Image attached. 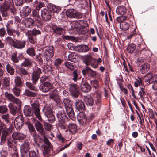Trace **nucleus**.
I'll use <instances>...</instances> for the list:
<instances>
[{
    "label": "nucleus",
    "instance_id": "nucleus-53",
    "mask_svg": "<svg viewBox=\"0 0 157 157\" xmlns=\"http://www.w3.org/2000/svg\"><path fill=\"white\" fill-rule=\"evenodd\" d=\"M28 32L29 33H30V34L35 36L37 35L40 34L41 33V32L40 30H36L35 29H33L31 31H28Z\"/></svg>",
    "mask_w": 157,
    "mask_h": 157
},
{
    "label": "nucleus",
    "instance_id": "nucleus-3",
    "mask_svg": "<svg viewBox=\"0 0 157 157\" xmlns=\"http://www.w3.org/2000/svg\"><path fill=\"white\" fill-rule=\"evenodd\" d=\"M54 54V48L52 46H49L46 48L44 52L42 57L46 62L51 60Z\"/></svg>",
    "mask_w": 157,
    "mask_h": 157
},
{
    "label": "nucleus",
    "instance_id": "nucleus-31",
    "mask_svg": "<svg viewBox=\"0 0 157 157\" xmlns=\"http://www.w3.org/2000/svg\"><path fill=\"white\" fill-rule=\"evenodd\" d=\"M67 126L70 132L72 134H74L76 132L77 130V126L75 123H69Z\"/></svg>",
    "mask_w": 157,
    "mask_h": 157
},
{
    "label": "nucleus",
    "instance_id": "nucleus-4",
    "mask_svg": "<svg viewBox=\"0 0 157 157\" xmlns=\"http://www.w3.org/2000/svg\"><path fill=\"white\" fill-rule=\"evenodd\" d=\"M33 114H34L36 117L40 121H43L41 116L39 104L33 103L31 104Z\"/></svg>",
    "mask_w": 157,
    "mask_h": 157
},
{
    "label": "nucleus",
    "instance_id": "nucleus-54",
    "mask_svg": "<svg viewBox=\"0 0 157 157\" xmlns=\"http://www.w3.org/2000/svg\"><path fill=\"white\" fill-rule=\"evenodd\" d=\"M16 68L17 69H18L23 75H26L28 74V72L25 68L22 67H19L17 65L16 66Z\"/></svg>",
    "mask_w": 157,
    "mask_h": 157
},
{
    "label": "nucleus",
    "instance_id": "nucleus-59",
    "mask_svg": "<svg viewBox=\"0 0 157 157\" xmlns=\"http://www.w3.org/2000/svg\"><path fill=\"white\" fill-rule=\"evenodd\" d=\"M42 54L41 53H39L36 56V60L40 63H43V60L41 57Z\"/></svg>",
    "mask_w": 157,
    "mask_h": 157
},
{
    "label": "nucleus",
    "instance_id": "nucleus-50",
    "mask_svg": "<svg viewBox=\"0 0 157 157\" xmlns=\"http://www.w3.org/2000/svg\"><path fill=\"white\" fill-rule=\"evenodd\" d=\"M40 75L34 71L32 74V79L33 81H36L40 77Z\"/></svg>",
    "mask_w": 157,
    "mask_h": 157
},
{
    "label": "nucleus",
    "instance_id": "nucleus-57",
    "mask_svg": "<svg viewBox=\"0 0 157 157\" xmlns=\"http://www.w3.org/2000/svg\"><path fill=\"white\" fill-rule=\"evenodd\" d=\"M63 61V60L60 58H57L55 60L54 62L55 65L57 67L61 64Z\"/></svg>",
    "mask_w": 157,
    "mask_h": 157
},
{
    "label": "nucleus",
    "instance_id": "nucleus-42",
    "mask_svg": "<svg viewBox=\"0 0 157 157\" xmlns=\"http://www.w3.org/2000/svg\"><path fill=\"white\" fill-rule=\"evenodd\" d=\"M77 56L75 53H72L70 54L68 56V60L73 62L76 61Z\"/></svg>",
    "mask_w": 157,
    "mask_h": 157
},
{
    "label": "nucleus",
    "instance_id": "nucleus-60",
    "mask_svg": "<svg viewBox=\"0 0 157 157\" xmlns=\"http://www.w3.org/2000/svg\"><path fill=\"white\" fill-rule=\"evenodd\" d=\"M14 2L16 6H22L24 3L23 0H14Z\"/></svg>",
    "mask_w": 157,
    "mask_h": 157
},
{
    "label": "nucleus",
    "instance_id": "nucleus-63",
    "mask_svg": "<svg viewBox=\"0 0 157 157\" xmlns=\"http://www.w3.org/2000/svg\"><path fill=\"white\" fill-rule=\"evenodd\" d=\"M63 103L65 105V108L67 105L68 106L69 105H72L71 100L68 98H65L63 100Z\"/></svg>",
    "mask_w": 157,
    "mask_h": 157
},
{
    "label": "nucleus",
    "instance_id": "nucleus-9",
    "mask_svg": "<svg viewBox=\"0 0 157 157\" xmlns=\"http://www.w3.org/2000/svg\"><path fill=\"white\" fill-rule=\"evenodd\" d=\"M69 91L73 96L77 97L78 95V87L75 84L69 85Z\"/></svg>",
    "mask_w": 157,
    "mask_h": 157
},
{
    "label": "nucleus",
    "instance_id": "nucleus-18",
    "mask_svg": "<svg viewBox=\"0 0 157 157\" xmlns=\"http://www.w3.org/2000/svg\"><path fill=\"white\" fill-rule=\"evenodd\" d=\"M47 7L48 10L54 13H57L61 10L60 7L56 6L55 5L51 3L48 4Z\"/></svg>",
    "mask_w": 157,
    "mask_h": 157
},
{
    "label": "nucleus",
    "instance_id": "nucleus-6",
    "mask_svg": "<svg viewBox=\"0 0 157 157\" xmlns=\"http://www.w3.org/2000/svg\"><path fill=\"white\" fill-rule=\"evenodd\" d=\"M53 87V84L49 81H46L40 85V89L41 91L44 92H47Z\"/></svg>",
    "mask_w": 157,
    "mask_h": 157
},
{
    "label": "nucleus",
    "instance_id": "nucleus-49",
    "mask_svg": "<svg viewBox=\"0 0 157 157\" xmlns=\"http://www.w3.org/2000/svg\"><path fill=\"white\" fill-rule=\"evenodd\" d=\"M11 59L14 63H17L19 62V60L17 57L16 53H14L12 54Z\"/></svg>",
    "mask_w": 157,
    "mask_h": 157
},
{
    "label": "nucleus",
    "instance_id": "nucleus-11",
    "mask_svg": "<svg viewBox=\"0 0 157 157\" xmlns=\"http://www.w3.org/2000/svg\"><path fill=\"white\" fill-rule=\"evenodd\" d=\"M41 16L43 19L46 21H49L52 17L50 12L46 9H44L41 10Z\"/></svg>",
    "mask_w": 157,
    "mask_h": 157
},
{
    "label": "nucleus",
    "instance_id": "nucleus-38",
    "mask_svg": "<svg viewBox=\"0 0 157 157\" xmlns=\"http://www.w3.org/2000/svg\"><path fill=\"white\" fill-rule=\"evenodd\" d=\"M5 42L9 45H12L13 46V44L15 42L14 40L10 36L6 37L4 40Z\"/></svg>",
    "mask_w": 157,
    "mask_h": 157
},
{
    "label": "nucleus",
    "instance_id": "nucleus-37",
    "mask_svg": "<svg viewBox=\"0 0 157 157\" xmlns=\"http://www.w3.org/2000/svg\"><path fill=\"white\" fill-rule=\"evenodd\" d=\"M27 54L31 57L36 56V52L33 47H30L28 48L26 51Z\"/></svg>",
    "mask_w": 157,
    "mask_h": 157
},
{
    "label": "nucleus",
    "instance_id": "nucleus-25",
    "mask_svg": "<svg viewBox=\"0 0 157 157\" xmlns=\"http://www.w3.org/2000/svg\"><path fill=\"white\" fill-rule=\"evenodd\" d=\"M2 87L7 90H9L10 88V81L8 78L5 77L3 78Z\"/></svg>",
    "mask_w": 157,
    "mask_h": 157
},
{
    "label": "nucleus",
    "instance_id": "nucleus-34",
    "mask_svg": "<svg viewBox=\"0 0 157 157\" xmlns=\"http://www.w3.org/2000/svg\"><path fill=\"white\" fill-rule=\"evenodd\" d=\"M76 10L73 9H67L66 12L67 16L69 18H73L74 17Z\"/></svg>",
    "mask_w": 157,
    "mask_h": 157
},
{
    "label": "nucleus",
    "instance_id": "nucleus-15",
    "mask_svg": "<svg viewBox=\"0 0 157 157\" xmlns=\"http://www.w3.org/2000/svg\"><path fill=\"white\" fill-rule=\"evenodd\" d=\"M76 51L80 52H88L90 49L89 47L86 45H80L75 47Z\"/></svg>",
    "mask_w": 157,
    "mask_h": 157
},
{
    "label": "nucleus",
    "instance_id": "nucleus-30",
    "mask_svg": "<svg viewBox=\"0 0 157 157\" xmlns=\"http://www.w3.org/2000/svg\"><path fill=\"white\" fill-rule=\"evenodd\" d=\"M126 12V7L124 6H118L116 9V12L117 14L120 15H124Z\"/></svg>",
    "mask_w": 157,
    "mask_h": 157
},
{
    "label": "nucleus",
    "instance_id": "nucleus-29",
    "mask_svg": "<svg viewBox=\"0 0 157 157\" xmlns=\"http://www.w3.org/2000/svg\"><path fill=\"white\" fill-rule=\"evenodd\" d=\"M76 108L79 111L80 110H84L85 109V106L84 103L82 101L77 100L75 102Z\"/></svg>",
    "mask_w": 157,
    "mask_h": 157
},
{
    "label": "nucleus",
    "instance_id": "nucleus-61",
    "mask_svg": "<svg viewBox=\"0 0 157 157\" xmlns=\"http://www.w3.org/2000/svg\"><path fill=\"white\" fill-rule=\"evenodd\" d=\"M6 34V32L4 27L0 28V37H3Z\"/></svg>",
    "mask_w": 157,
    "mask_h": 157
},
{
    "label": "nucleus",
    "instance_id": "nucleus-36",
    "mask_svg": "<svg viewBox=\"0 0 157 157\" xmlns=\"http://www.w3.org/2000/svg\"><path fill=\"white\" fill-rule=\"evenodd\" d=\"M14 83L16 86L21 87L22 86L23 82L21 78L19 76H16L14 78Z\"/></svg>",
    "mask_w": 157,
    "mask_h": 157
},
{
    "label": "nucleus",
    "instance_id": "nucleus-17",
    "mask_svg": "<svg viewBox=\"0 0 157 157\" xmlns=\"http://www.w3.org/2000/svg\"><path fill=\"white\" fill-rule=\"evenodd\" d=\"M81 58L83 62L86 65L90 64L93 58L91 55L88 54L82 56Z\"/></svg>",
    "mask_w": 157,
    "mask_h": 157
},
{
    "label": "nucleus",
    "instance_id": "nucleus-48",
    "mask_svg": "<svg viewBox=\"0 0 157 157\" xmlns=\"http://www.w3.org/2000/svg\"><path fill=\"white\" fill-rule=\"evenodd\" d=\"M2 118L4 120L6 123H8L10 121V116L9 114L2 115L1 116Z\"/></svg>",
    "mask_w": 157,
    "mask_h": 157
},
{
    "label": "nucleus",
    "instance_id": "nucleus-51",
    "mask_svg": "<svg viewBox=\"0 0 157 157\" xmlns=\"http://www.w3.org/2000/svg\"><path fill=\"white\" fill-rule=\"evenodd\" d=\"M43 141L44 143V144L46 145H44V146H46V147H47L50 148L51 146V144L50 142H49L48 139L45 136V135H44L43 136Z\"/></svg>",
    "mask_w": 157,
    "mask_h": 157
},
{
    "label": "nucleus",
    "instance_id": "nucleus-7",
    "mask_svg": "<svg viewBox=\"0 0 157 157\" xmlns=\"http://www.w3.org/2000/svg\"><path fill=\"white\" fill-rule=\"evenodd\" d=\"M24 123V120L23 116L21 115H19L16 117L14 120V124L16 128L20 129L23 126Z\"/></svg>",
    "mask_w": 157,
    "mask_h": 157
},
{
    "label": "nucleus",
    "instance_id": "nucleus-40",
    "mask_svg": "<svg viewBox=\"0 0 157 157\" xmlns=\"http://www.w3.org/2000/svg\"><path fill=\"white\" fill-rule=\"evenodd\" d=\"M120 26V29L124 31L127 30L129 28V25L128 23L125 22L121 23Z\"/></svg>",
    "mask_w": 157,
    "mask_h": 157
},
{
    "label": "nucleus",
    "instance_id": "nucleus-39",
    "mask_svg": "<svg viewBox=\"0 0 157 157\" xmlns=\"http://www.w3.org/2000/svg\"><path fill=\"white\" fill-rule=\"evenodd\" d=\"M44 4L42 2H39L38 1H36L34 2V7L36 8V9L39 11L40 9L44 6Z\"/></svg>",
    "mask_w": 157,
    "mask_h": 157
},
{
    "label": "nucleus",
    "instance_id": "nucleus-33",
    "mask_svg": "<svg viewBox=\"0 0 157 157\" xmlns=\"http://www.w3.org/2000/svg\"><path fill=\"white\" fill-rule=\"evenodd\" d=\"M77 118L78 120L81 122L85 124L86 122L87 118L86 116L83 113H80L77 116Z\"/></svg>",
    "mask_w": 157,
    "mask_h": 157
},
{
    "label": "nucleus",
    "instance_id": "nucleus-13",
    "mask_svg": "<svg viewBox=\"0 0 157 157\" xmlns=\"http://www.w3.org/2000/svg\"><path fill=\"white\" fill-rule=\"evenodd\" d=\"M26 43L25 40H16L13 44V47L17 49H21L25 48Z\"/></svg>",
    "mask_w": 157,
    "mask_h": 157
},
{
    "label": "nucleus",
    "instance_id": "nucleus-12",
    "mask_svg": "<svg viewBox=\"0 0 157 157\" xmlns=\"http://www.w3.org/2000/svg\"><path fill=\"white\" fill-rule=\"evenodd\" d=\"M29 144L28 142H25L20 146V150L22 153V157H27L26 156L24 153H26L29 150Z\"/></svg>",
    "mask_w": 157,
    "mask_h": 157
},
{
    "label": "nucleus",
    "instance_id": "nucleus-35",
    "mask_svg": "<svg viewBox=\"0 0 157 157\" xmlns=\"http://www.w3.org/2000/svg\"><path fill=\"white\" fill-rule=\"evenodd\" d=\"M141 68L140 69L141 72L143 74L148 71L150 67V66L148 63H145L141 65Z\"/></svg>",
    "mask_w": 157,
    "mask_h": 157
},
{
    "label": "nucleus",
    "instance_id": "nucleus-41",
    "mask_svg": "<svg viewBox=\"0 0 157 157\" xmlns=\"http://www.w3.org/2000/svg\"><path fill=\"white\" fill-rule=\"evenodd\" d=\"M6 68L7 72L10 75H13L14 74V70L12 66L8 64L6 66Z\"/></svg>",
    "mask_w": 157,
    "mask_h": 157
},
{
    "label": "nucleus",
    "instance_id": "nucleus-27",
    "mask_svg": "<svg viewBox=\"0 0 157 157\" xmlns=\"http://www.w3.org/2000/svg\"><path fill=\"white\" fill-rule=\"evenodd\" d=\"M94 96L95 98V104L99 107L101 104V97L100 93L96 92L94 93Z\"/></svg>",
    "mask_w": 157,
    "mask_h": 157
},
{
    "label": "nucleus",
    "instance_id": "nucleus-21",
    "mask_svg": "<svg viewBox=\"0 0 157 157\" xmlns=\"http://www.w3.org/2000/svg\"><path fill=\"white\" fill-rule=\"evenodd\" d=\"M80 88L82 91L84 92H87L90 89V85L86 82H82L80 85Z\"/></svg>",
    "mask_w": 157,
    "mask_h": 157
},
{
    "label": "nucleus",
    "instance_id": "nucleus-22",
    "mask_svg": "<svg viewBox=\"0 0 157 157\" xmlns=\"http://www.w3.org/2000/svg\"><path fill=\"white\" fill-rule=\"evenodd\" d=\"M35 125L37 131L41 134H44V129L43 126L40 122L37 121L35 123Z\"/></svg>",
    "mask_w": 157,
    "mask_h": 157
},
{
    "label": "nucleus",
    "instance_id": "nucleus-52",
    "mask_svg": "<svg viewBox=\"0 0 157 157\" xmlns=\"http://www.w3.org/2000/svg\"><path fill=\"white\" fill-rule=\"evenodd\" d=\"M8 110V108L6 105L0 106V113L4 114L6 113Z\"/></svg>",
    "mask_w": 157,
    "mask_h": 157
},
{
    "label": "nucleus",
    "instance_id": "nucleus-62",
    "mask_svg": "<svg viewBox=\"0 0 157 157\" xmlns=\"http://www.w3.org/2000/svg\"><path fill=\"white\" fill-rule=\"evenodd\" d=\"M4 3L8 5L10 7H12L13 6H14L13 0H5Z\"/></svg>",
    "mask_w": 157,
    "mask_h": 157
},
{
    "label": "nucleus",
    "instance_id": "nucleus-20",
    "mask_svg": "<svg viewBox=\"0 0 157 157\" xmlns=\"http://www.w3.org/2000/svg\"><path fill=\"white\" fill-rule=\"evenodd\" d=\"M10 8V6L4 2L3 4H0V11L2 15L6 14L7 11Z\"/></svg>",
    "mask_w": 157,
    "mask_h": 157
},
{
    "label": "nucleus",
    "instance_id": "nucleus-2",
    "mask_svg": "<svg viewBox=\"0 0 157 157\" xmlns=\"http://www.w3.org/2000/svg\"><path fill=\"white\" fill-rule=\"evenodd\" d=\"M25 85L29 89H26L23 94L28 97H35L36 96L37 89L36 86L29 82H27Z\"/></svg>",
    "mask_w": 157,
    "mask_h": 157
},
{
    "label": "nucleus",
    "instance_id": "nucleus-1",
    "mask_svg": "<svg viewBox=\"0 0 157 157\" xmlns=\"http://www.w3.org/2000/svg\"><path fill=\"white\" fill-rule=\"evenodd\" d=\"M143 80L147 84H153L152 89L154 90H157V75H153L151 73L146 74Z\"/></svg>",
    "mask_w": 157,
    "mask_h": 157
},
{
    "label": "nucleus",
    "instance_id": "nucleus-28",
    "mask_svg": "<svg viewBox=\"0 0 157 157\" xmlns=\"http://www.w3.org/2000/svg\"><path fill=\"white\" fill-rule=\"evenodd\" d=\"M24 112L26 116H31L33 115L31 107L28 105H26L24 107Z\"/></svg>",
    "mask_w": 157,
    "mask_h": 157
},
{
    "label": "nucleus",
    "instance_id": "nucleus-58",
    "mask_svg": "<svg viewBox=\"0 0 157 157\" xmlns=\"http://www.w3.org/2000/svg\"><path fill=\"white\" fill-rule=\"evenodd\" d=\"M38 152V151H37V153L33 151H30L29 152V157H39Z\"/></svg>",
    "mask_w": 157,
    "mask_h": 157
},
{
    "label": "nucleus",
    "instance_id": "nucleus-43",
    "mask_svg": "<svg viewBox=\"0 0 157 157\" xmlns=\"http://www.w3.org/2000/svg\"><path fill=\"white\" fill-rule=\"evenodd\" d=\"M29 41L32 44H34L35 42V36L32 35L30 33L28 32L27 33Z\"/></svg>",
    "mask_w": 157,
    "mask_h": 157
},
{
    "label": "nucleus",
    "instance_id": "nucleus-47",
    "mask_svg": "<svg viewBox=\"0 0 157 157\" xmlns=\"http://www.w3.org/2000/svg\"><path fill=\"white\" fill-rule=\"evenodd\" d=\"M136 48L135 45L134 44H130L127 48L128 52L129 53H132Z\"/></svg>",
    "mask_w": 157,
    "mask_h": 157
},
{
    "label": "nucleus",
    "instance_id": "nucleus-45",
    "mask_svg": "<svg viewBox=\"0 0 157 157\" xmlns=\"http://www.w3.org/2000/svg\"><path fill=\"white\" fill-rule=\"evenodd\" d=\"M5 97L8 99L10 101H13L15 97L12 94L9 93L7 92H6L4 94Z\"/></svg>",
    "mask_w": 157,
    "mask_h": 157
},
{
    "label": "nucleus",
    "instance_id": "nucleus-44",
    "mask_svg": "<svg viewBox=\"0 0 157 157\" xmlns=\"http://www.w3.org/2000/svg\"><path fill=\"white\" fill-rule=\"evenodd\" d=\"M66 67L72 71L75 68V63H72L69 62H66L65 64Z\"/></svg>",
    "mask_w": 157,
    "mask_h": 157
},
{
    "label": "nucleus",
    "instance_id": "nucleus-32",
    "mask_svg": "<svg viewBox=\"0 0 157 157\" xmlns=\"http://www.w3.org/2000/svg\"><path fill=\"white\" fill-rule=\"evenodd\" d=\"M24 61L22 63L21 65L22 66L26 67L31 66L32 64L33 60L29 58H24Z\"/></svg>",
    "mask_w": 157,
    "mask_h": 157
},
{
    "label": "nucleus",
    "instance_id": "nucleus-26",
    "mask_svg": "<svg viewBox=\"0 0 157 157\" xmlns=\"http://www.w3.org/2000/svg\"><path fill=\"white\" fill-rule=\"evenodd\" d=\"M84 101L86 105L89 106H91L94 104V101L92 97L88 95L86 97H85Z\"/></svg>",
    "mask_w": 157,
    "mask_h": 157
},
{
    "label": "nucleus",
    "instance_id": "nucleus-55",
    "mask_svg": "<svg viewBox=\"0 0 157 157\" xmlns=\"http://www.w3.org/2000/svg\"><path fill=\"white\" fill-rule=\"evenodd\" d=\"M74 17L73 18H75L77 19H79L81 18L83 16V13L81 12H80L77 11L76 10Z\"/></svg>",
    "mask_w": 157,
    "mask_h": 157
},
{
    "label": "nucleus",
    "instance_id": "nucleus-16",
    "mask_svg": "<svg viewBox=\"0 0 157 157\" xmlns=\"http://www.w3.org/2000/svg\"><path fill=\"white\" fill-rule=\"evenodd\" d=\"M66 111L70 118L72 119L75 117V115L72 105H67L65 108Z\"/></svg>",
    "mask_w": 157,
    "mask_h": 157
},
{
    "label": "nucleus",
    "instance_id": "nucleus-23",
    "mask_svg": "<svg viewBox=\"0 0 157 157\" xmlns=\"http://www.w3.org/2000/svg\"><path fill=\"white\" fill-rule=\"evenodd\" d=\"M12 138L14 140H23L25 138V135L20 132H14L12 135Z\"/></svg>",
    "mask_w": 157,
    "mask_h": 157
},
{
    "label": "nucleus",
    "instance_id": "nucleus-14",
    "mask_svg": "<svg viewBox=\"0 0 157 157\" xmlns=\"http://www.w3.org/2000/svg\"><path fill=\"white\" fill-rule=\"evenodd\" d=\"M52 29L53 33L57 35H63L65 33V30L64 29L56 25L52 26Z\"/></svg>",
    "mask_w": 157,
    "mask_h": 157
},
{
    "label": "nucleus",
    "instance_id": "nucleus-46",
    "mask_svg": "<svg viewBox=\"0 0 157 157\" xmlns=\"http://www.w3.org/2000/svg\"><path fill=\"white\" fill-rule=\"evenodd\" d=\"M21 91L20 88L16 86L12 89V92L15 96L18 97L20 95Z\"/></svg>",
    "mask_w": 157,
    "mask_h": 157
},
{
    "label": "nucleus",
    "instance_id": "nucleus-24",
    "mask_svg": "<svg viewBox=\"0 0 157 157\" xmlns=\"http://www.w3.org/2000/svg\"><path fill=\"white\" fill-rule=\"evenodd\" d=\"M31 12V9L28 6H24L21 11V13L24 17L28 15Z\"/></svg>",
    "mask_w": 157,
    "mask_h": 157
},
{
    "label": "nucleus",
    "instance_id": "nucleus-64",
    "mask_svg": "<svg viewBox=\"0 0 157 157\" xmlns=\"http://www.w3.org/2000/svg\"><path fill=\"white\" fill-rule=\"evenodd\" d=\"M127 18V17L126 16H123L121 17H118L117 18V21L119 22H122V21H125Z\"/></svg>",
    "mask_w": 157,
    "mask_h": 157
},
{
    "label": "nucleus",
    "instance_id": "nucleus-10",
    "mask_svg": "<svg viewBox=\"0 0 157 157\" xmlns=\"http://www.w3.org/2000/svg\"><path fill=\"white\" fill-rule=\"evenodd\" d=\"M8 107L10 113L13 116H16L21 112V110L19 107H16L11 103L9 104Z\"/></svg>",
    "mask_w": 157,
    "mask_h": 157
},
{
    "label": "nucleus",
    "instance_id": "nucleus-8",
    "mask_svg": "<svg viewBox=\"0 0 157 157\" xmlns=\"http://www.w3.org/2000/svg\"><path fill=\"white\" fill-rule=\"evenodd\" d=\"M6 32L9 36H15L16 34L17 36H20V33L19 31L17 30H15L9 24H7L6 25Z\"/></svg>",
    "mask_w": 157,
    "mask_h": 157
},
{
    "label": "nucleus",
    "instance_id": "nucleus-56",
    "mask_svg": "<svg viewBox=\"0 0 157 157\" xmlns=\"http://www.w3.org/2000/svg\"><path fill=\"white\" fill-rule=\"evenodd\" d=\"M90 64L93 68H96L98 66V62L96 59L92 58Z\"/></svg>",
    "mask_w": 157,
    "mask_h": 157
},
{
    "label": "nucleus",
    "instance_id": "nucleus-19",
    "mask_svg": "<svg viewBox=\"0 0 157 157\" xmlns=\"http://www.w3.org/2000/svg\"><path fill=\"white\" fill-rule=\"evenodd\" d=\"M24 23L26 28H31L33 26L34 21L31 18H26L25 19Z\"/></svg>",
    "mask_w": 157,
    "mask_h": 157
},
{
    "label": "nucleus",
    "instance_id": "nucleus-5",
    "mask_svg": "<svg viewBox=\"0 0 157 157\" xmlns=\"http://www.w3.org/2000/svg\"><path fill=\"white\" fill-rule=\"evenodd\" d=\"M42 111L44 113L49 122L52 123L54 122L55 118L50 108L48 107H44L42 109Z\"/></svg>",
    "mask_w": 157,
    "mask_h": 157
}]
</instances>
